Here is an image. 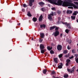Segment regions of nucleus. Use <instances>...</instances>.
<instances>
[{
	"instance_id": "obj_1",
	"label": "nucleus",
	"mask_w": 78,
	"mask_h": 78,
	"mask_svg": "<svg viewBox=\"0 0 78 78\" xmlns=\"http://www.w3.org/2000/svg\"><path fill=\"white\" fill-rule=\"evenodd\" d=\"M56 2H57L56 0H52L50 3L54 4V5H62V4L63 3V1L61 0H58L57 3H56Z\"/></svg>"
},
{
	"instance_id": "obj_2",
	"label": "nucleus",
	"mask_w": 78,
	"mask_h": 78,
	"mask_svg": "<svg viewBox=\"0 0 78 78\" xmlns=\"http://www.w3.org/2000/svg\"><path fill=\"white\" fill-rule=\"evenodd\" d=\"M75 67L74 66L71 69V70H70V69H67V71L68 72H70L71 73H73L74 72V71H75Z\"/></svg>"
},
{
	"instance_id": "obj_3",
	"label": "nucleus",
	"mask_w": 78,
	"mask_h": 78,
	"mask_svg": "<svg viewBox=\"0 0 78 78\" xmlns=\"http://www.w3.org/2000/svg\"><path fill=\"white\" fill-rule=\"evenodd\" d=\"M59 35V31H55V32H54L52 34V36H54L55 37H56Z\"/></svg>"
},
{
	"instance_id": "obj_4",
	"label": "nucleus",
	"mask_w": 78,
	"mask_h": 78,
	"mask_svg": "<svg viewBox=\"0 0 78 78\" xmlns=\"http://www.w3.org/2000/svg\"><path fill=\"white\" fill-rule=\"evenodd\" d=\"M62 45H58L57 46V48L58 50V51L61 50H62Z\"/></svg>"
},
{
	"instance_id": "obj_5",
	"label": "nucleus",
	"mask_w": 78,
	"mask_h": 78,
	"mask_svg": "<svg viewBox=\"0 0 78 78\" xmlns=\"http://www.w3.org/2000/svg\"><path fill=\"white\" fill-rule=\"evenodd\" d=\"M65 24L66 25L68 28H69V29H71V25H70V23H65Z\"/></svg>"
},
{
	"instance_id": "obj_6",
	"label": "nucleus",
	"mask_w": 78,
	"mask_h": 78,
	"mask_svg": "<svg viewBox=\"0 0 78 78\" xmlns=\"http://www.w3.org/2000/svg\"><path fill=\"white\" fill-rule=\"evenodd\" d=\"M29 0V6H32L33 5V3L34 2V0Z\"/></svg>"
},
{
	"instance_id": "obj_7",
	"label": "nucleus",
	"mask_w": 78,
	"mask_h": 78,
	"mask_svg": "<svg viewBox=\"0 0 78 78\" xmlns=\"http://www.w3.org/2000/svg\"><path fill=\"white\" fill-rule=\"evenodd\" d=\"M40 48L41 50H43V49H44L45 48V47L43 44H41L40 46Z\"/></svg>"
},
{
	"instance_id": "obj_8",
	"label": "nucleus",
	"mask_w": 78,
	"mask_h": 78,
	"mask_svg": "<svg viewBox=\"0 0 78 78\" xmlns=\"http://www.w3.org/2000/svg\"><path fill=\"white\" fill-rule=\"evenodd\" d=\"M42 19H43V16H42V15H41L38 19L39 22H41V21H42Z\"/></svg>"
},
{
	"instance_id": "obj_9",
	"label": "nucleus",
	"mask_w": 78,
	"mask_h": 78,
	"mask_svg": "<svg viewBox=\"0 0 78 78\" xmlns=\"http://www.w3.org/2000/svg\"><path fill=\"white\" fill-rule=\"evenodd\" d=\"M48 19L49 20H50L51 21L53 20V19H52V16L50 15L49 14L48 15Z\"/></svg>"
},
{
	"instance_id": "obj_10",
	"label": "nucleus",
	"mask_w": 78,
	"mask_h": 78,
	"mask_svg": "<svg viewBox=\"0 0 78 78\" xmlns=\"http://www.w3.org/2000/svg\"><path fill=\"white\" fill-rule=\"evenodd\" d=\"M39 5H41V7H42V6H44V5H45V4L43 2H39Z\"/></svg>"
},
{
	"instance_id": "obj_11",
	"label": "nucleus",
	"mask_w": 78,
	"mask_h": 78,
	"mask_svg": "<svg viewBox=\"0 0 78 78\" xmlns=\"http://www.w3.org/2000/svg\"><path fill=\"white\" fill-rule=\"evenodd\" d=\"M60 65H59L58 66V69H62V66H63V64L62 63H60Z\"/></svg>"
},
{
	"instance_id": "obj_12",
	"label": "nucleus",
	"mask_w": 78,
	"mask_h": 78,
	"mask_svg": "<svg viewBox=\"0 0 78 78\" xmlns=\"http://www.w3.org/2000/svg\"><path fill=\"white\" fill-rule=\"evenodd\" d=\"M40 37L41 38H44V33H41L40 34Z\"/></svg>"
},
{
	"instance_id": "obj_13",
	"label": "nucleus",
	"mask_w": 78,
	"mask_h": 78,
	"mask_svg": "<svg viewBox=\"0 0 78 78\" xmlns=\"http://www.w3.org/2000/svg\"><path fill=\"white\" fill-rule=\"evenodd\" d=\"M77 14H78V12L77 11H75L73 13V16H76Z\"/></svg>"
},
{
	"instance_id": "obj_14",
	"label": "nucleus",
	"mask_w": 78,
	"mask_h": 78,
	"mask_svg": "<svg viewBox=\"0 0 78 78\" xmlns=\"http://www.w3.org/2000/svg\"><path fill=\"white\" fill-rule=\"evenodd\" d=\"M40 27L41 28H45L46 27V26L45 24H41L40 25Z\"/></svg>"
},
{
	"instance_id": "obj_15",
	"label": "nucleus",
	"mask_w": 78,
	"mask_h": 78,
	"mask_svg": "<svg viewBox=\"0 0 78 78\" xmlns=\"http://www.w3.org/2000/svg\"><path fill=\"white\" fill-rule=\"evenodd\" d=\"M73 12V11L71 10H67L66 12V13L67 14H72Z\"/></svg>"
},
{
	"instance_id": "obj_16",
	"label": "nucleus",
	"mask_w": 78,
	"mask_h": 78,
	"mask_svg": "<svg viewBox=\"0 0 78 78\" xmlns=\"http://www.w3.org/2000/svg\"><path fill=\"white\" fill-rule=\"evenodd\" d=\"M58 58H54V61L55 63H58Z\"/></svg>"
},
{
	"instance_id": "obj_17",
	"label": "nucleus",
	"mask_w": 78,
	"mask_h": 78,
	"mask_svg": "<svg viewBox=\"0 0 78 78\" xmlns=\"http://www.w3.org/2000/svg\"><path fill=\"white\" fill-rule=\"evenodd\" d=\"M56 26H54L53 27H50V30H54Z\"/></svg>"
},
{
	"instance_id": "obj_18",
	"label": "nucleus",
	"mask_w": 78,
	"mask_h": 78,
	"mask_svg": "<svg viewBox=\"0 0 78 78\" xmlns=\"http://www.w3.org/2000/svg\"><path fill=\"white\" fill-rule=\"evenodd\" d=\"M53 48L52 47H50L49 46H48L47 47V48L48 49V50H49V51H50V50H51V49H52V48Z\"/></svg>"
},
{
	"instance_id": "obj_19",
	"label": "nucleus",
	"mask_w": 78,
	"mask_h": 78,
	"mask_svg": "<svg viewBox=\"0 0 78 78\" xmlns=\"http://www.w3.org/2000/svg\"><path fill=\"white\" fill-rule=\"evenodd\" d=\"M71 17L72 19H73V20H75L76 17L75 16H74V15H73V16H71Z\"/></svg>"
},
{
	"instance_id": "obj_20",
	"label": "nucleus",
	"mask_w": 78,
	"mask_h": 78,
	"mask_svg": "<svg viewBox=\"0 0 78 78\" xmlns=\"http://www.w3.org/2000/svg\"><path fill=\"white\" fill-rule=\"evenodd\" d=\"M45 51H46V49H44L42 50L41 51V53H44L45 52Z\"/></svg>"
},
{
	"instance_id": "obj_21",
	"label": "nucleus",
	"mask_w": 78,
	"mask_h": 78,
	"mask_svg": "<svg viewBox=\"0 0 78 78\" xmlns=\"http://www.w3.org/2000/svg\"><path fill=\"white\" fill-rule=\"evenodd\" d=\"M27 15L29 16V17H31L32 15L31 14V13L30 12H28L27 14Z\"/></svg>"
},
{
	"instance_id": "obj_22",
	"label": "nucleus",
	"mask_w": 78,
	"mask_h": 78,
	"mask_svg": "<svg viewBox=\"0 0 78 78\" xmlns=\"http://www.w3.org/2000/svg\"><path fill=\"white\" fill-rule=\"evenodd\" d=\"M33 20L34 22H36V21H37V18L36 17H34L33 18Z\"/></svg>"
},
{
	"instance_id": "obj_23",
	"label": "nucleus",
	"mask_w": 78,
	"mask_h": 78,
	"mask_svg": "<svg viewBox=\"0 0 78 78\" xmlns=\"http://www.w3.org/2000/svg\"><path fill=\"white\" fill-rule=\"evenodd\" d=\"M70 31V30H69L68 29H66L65 30V32L66 33H67V34H68L69 33V32Z\"/></svg>"
},
{
	"instance_id": "obj_24",
	"label": "nucleus",
	"mask_w": 78,
	"mask_h": 78,
	"mask_svg": "<svg viewBox=\"0 0 78 78\" xmlns=\"http://www.w3.org/2000/svg\"><path fill=\"white\" fill-rule=\"evenodd\" d=\"M47 72V71L46 69H44L43 71V72L44 74H46Z\"/></svg>"
},
{
	"instance_id": "obj_25",
	"label": "nucleus",
	"mask_w": 78,
	"mask_h": 78,
	"mask_svg": "<svg viewBox=\"0 0 78 78\" xmlns=\"http://www.w3.org/2000/svg\"><path fill=\"white\" fill-rule=\"evenodd\" d=\"M69 76V75L67 74H65L64 75V78H67Z\"/></svg>"
},
{
	"instance_id": "obj_26",
	"label": "nucleus",
	"mask_w": 78,
	"mask_h": 78,
	"mask_svg": "<svg viewBox=\"0 0 78 78\" xmlns=\"http://www.w3.org/2000/svg\"><path fill=\"white\" fill-rule=\"evenodd\" d=\"M62 56H63V54H61L58 55V57L59 58H61L62 57Z\"/></svg>"
},
{
	"instance_id": "obj_27",
	"label": "nucleus",
	"mask_w": 78,
	"mask_h": 78,
	"mask_svg": "<svg viewBox=\"0 0 78 78\" xmlns=\"http://www.w3.org/2000/svg\"><path fill=\"white\" fill-rule=\"evenodd\" d=\"M66 58H69L70 56V54H68L67 55H65Z\"/></svg>"
},
{
	"instance_id": "obj_28",
	"label": "nucleus",
	"mask_w": 78,
	"mask_h": 78,
	"mask_svg": "<svg viewBox=\"0 0 78 78\" xmlns=\"http://www.w3.org/2000/svg\"><path fill=\"white\" fill-rule=\"evenodd\" d=\"M59 27H56V26L55 29V31H58V30H59Z\"/></svg>"
},
{
	"instance_id": "obj_29",
	"label": "nucleus",
	"mask_w": 78,
	"mask_h": 78,
	"mask_svg": "<svg viewBox=\"0 0 78 78\" xmlns=\"http://www.w3.org/2000/svg\"><path fill=\"white\" fill-rule=\"evenodd\" d=\"M68 52V51L67 50H65L63 51V53H64V54H67Z\"/></svg>"
},
{
	"instance_id": "obj_30",
	"label": "nucleus",
	"mask_w": 78,
	"mask_h": 78,
	"mask_svg": "<svg viewBox=\"0 0 78 78\" xmlns=\"http://www.w3.org/2000/svg\"><path fill=\"white\" fill-rule=\"evenodd\" d=\"M67 48L68 50H70V49H71V47L69 45H68L67 47Z\"/></svg>"
},
{
	"instance_id": "obj_31",
	"label": "nucleus",
	"mask_w": 78,
	"mask_h": 78,
	"mask_svg": "<svg viewBox=\"0 0 78 78\" xmlns=\"http://www.w3.org/2000/svg\"><path fill=\"white\" fill-rule=\"evenodd\" d=\"M50 53L51 54H54L55 53V52L53 50H51L50 51Z\"/></svg>"
},
{
	"instance_id": "obj_32",
	"label": "nucleus",
	"mask_w": 78,
	"mask_h": 78,
	"mask_svg": "<svg viewBox=\"0 0 78 78\" xmlns=\"http://www.w3.org/2000/svg\"><path fill=\"white\" fill-rule=\"evenodd\" d=\"M41 10L42 11H43V12L45 11V8H42L41 9Z\"/></svg>"
},
{
	"instance_id": "obj_33",
	"label": "nucleus",
	"mask_w": 78,
	"mask_h": 78,
	"mask_svg": "<svg viewBox=\"0 0 78 78\" xmlns=\"http://www.w3.org/2000/svg\"><path fill=\"white\" fill-rule=\"evenodd\" d=\"M66 62H68L69 63V62H70V60L69 59H67L66 61Z\"/></svg>"
},
{
	"instance_id": "obj_34",
	"label": "nucleus",
	"mask_w": 78,
	"mask_h": 78,
	"mask_svg": "<svg viewBox=\"0 0 78 78\" xmlns=\"http://www.w3.org/2000/svg\"><path fill=\"white\" fill-rule=\"evenodd\" d=\"M23 7H24V8H27V5H26V4H23Z\"/></svg>"
},
{
	"instance_id": "obj_35",
	"label": "nucleus",
	"mask_w": 78,
	"mask_h": 78,
	"mask_svg": "<svg viewBox=\"0 0 78 78\" xmlns=\"http://www.w3.org/2000/svg\"><path fill=\"white\" fill-rule=\"evenodd\" d=\"M54 74H55V71H52L51 73V75H54Z\"/></svg>"
},
{
	"instance_id": "obj_36",
	"label": "nucleus",
	"mask_w": 78,
	"mask_h": 78,
	"mask_svg": "<svg viewBox=\"0 0 78 78\" xmlns=\"http://www.w3.org/2000/svg\"><path fill=\"white\" fill-rule=\"evenodd\" d=\"M69 44H71V43H72V40H69Z\"/></svg>"
},
{
	"instance_id": "obj_37",
	"label": "nucleus",
	"mask_w": 78,
	"mask_h": 78,
	"mask_svg": "<svg viewBox=\"0 0 78 78\" xmlns=\"http://www.w3.org/2000/svg\"><path fill=\"white\" fill-rule=\"evenodd\" d=\"M74 58V57L73 56H72L71 57H70L69 58V59H72V58Z\"/></svg>"
},
{
	"instance_id": "obj_38",
	"label": "nucleus",
	"mask_w": 78,
	"mask_h": 78,
	"mask_svg": "<svg viewBox=\"0 0 78 78\" xmlns=\"http://www.w3.org/2000/svg\"><path fill=\"white\" fill-rule=\"evenodd\" d=\"M61 11H58V14H61Z\"/></svg>"
},
{
	"instance_id": "obj_39",
	"label": "nucleus",
	"mask_w": 78,
	"mask_h": 78,
	"mask_svg": "<svg viewBox=\"0 0 78 78\" xmlns=\"http://www.w3.org/2000/svg\"><path fill=\"white\" fill-rule=\"evenodd\" d=\"M69 63L66 62V66H69Z\"/></svg>"
},
{
	"instance_id": "obj_40",
	"label": "nucleus",
	"mask_w": 78,
	"mask_h": 78,
	"mask_svg": "<svg viewBox=\"0 0 78 78\" xmlns=\"http://www.w3.org/2000/svg\"><path fill=\"white\" fill-rule=\"evenodd\" d=\"M72 51L73 53H75V50L74 49L72 50Z\"/></svg>"
},
{
	"instance_id": "obj_41",
	"label": "nucleus",
	"mask_w": 78,
	"mask_h": 78,
	"mask_svg": "<svg viewBox=\"0 0 78 78\" xmlns=\"http://www.w3.org/2000/svg\"><path fill=\"white\" fill-rule=\"evenodd\" d=\"M76 61L77 63H78V58L76 59Z\"/></svg>"
},
{
	"instance_id": "obj_42",
	"label": "nucleus",
	"mask_w": 78,
	"mask_h": 78,
	"mask_svg": "<svg viewBox=\"0 0 78 78\" xmlns=\"http://www.w3.org/2000/svg\"><path fill=\"white\" fill-rule=\"evenodd\" d=\"M43 41V39H41L40 40L39 42L40 43H41V42H42Z\"/></svg>"
},
{
	"instance_id": "obj_43",
	"label": "nucleus",
	"mask_w": 78,
	"mask_h": 78,
	"mask_svg": "<svg viewBox=\"0 0 78 78\" xmlns=\"http://www.w3.org/2000/svg\"><path fill=\"white\" fill-rule=\"evenodd\" d=\"M68 8H70V9H73V8L72 7H68Z\"/></svg>"
},
{
	"instance_id": "obj_44",
	"label": "nucleus",
	"mask_w": 78,
	"mask_h": 78,
	"mask_svg": "<svg viewBox=\"0 0 78 78\" xmlns=\"http://www.w3.org/2000/svg\"><path fill=\"white\" fill-rule=\"evenodd\" d=\"M49 15H50V16H53V15H54V13H50Z\"/></svg>"
},
{
	"instance_id": "obj_45",
	"label": "nucleus",
	"mask_w": 78,
	"mask_h": 78,
	"mask_svg": "<svg viewBox=\"0 0 78 78\" xmlns=\"http://www.w3.org/2000/svg\"><path fill=\"white\" fill-rule=\"evenodd\" d=\"M52 10H55V8H51Z\"/></svg>"
},
{
	"instance_id": "obj_46",
	"label": "nucleus",
	"mask_w": 78,
	"mask_h": 78,
	"mask_svg": "<svg viewBox=\"0 0 78 78\" xmlns=\"http://www.w3.org/2000/svg\"><path fill=\"white\" fill-rule=\"evenodd\" d=\"M48 0V2H49L50 3H51V2L52 1V0Z\"/></svg>"
},
{
	"instance_id": "obj_47",
	"label": "nucleus",
	"mask_w": 78,
	"mask_h": 78,
	"mask_svg": "<svg viewBox=\"0 0 78 78\" xmlns=\"http://www.w3.org/2000/svg\"><path fill=\"white\" fill-rule=\"evenodd\" d=\"M58 20H60L61 19V18L60 17H58Z\"/></svg>"
},
{
	"instance_id": "obj_48",
	"label": "nucleus",
	"mask_w": 78,
	"mask_h": 78,
	"mask_svg": "<svg viewBox=\"0 0 78 78\" xmlns=\"http://www.w3.org/2000/svg\"><path fill=\"white\" fill-rule=\"evenodd\" d=\"M60 37H61V36H62V34H61L60 35Z\"/></svg>"
},
{
	"instance_id": "obj_49",
	"label": "nucleus",
	"mask_w": 78,
	"mask_h": 78,
	"mask_svg": "<svg viewBox=\"0 0 78 78\" xmlns=\"http://www.w3.org/2000/svg\"><path fill=\"white\" fill-rule=\"evenodd\" d=\"M22 11H23V12L25 11V9H22Z\"/></svg>"
},
{
	"instance_id": "obj_50",
	"label": "nucleus",
	"mask_w": 78,
	"mask_h": 78,
	"mask_svg": "<svg viewBox=\"0 0 78 78\" xmlns=\"http://www.w3.org/2000/svg\"><path fill=\"white\" fill-rule=\"evenodd\" d=\"M17 25H19V26H20V23H18L17 24Z\"/></svg>"
},
{
	"instance_id": "obj_51",
	"label": "nucleus",
	"mask_w": 78,
	"mask_h": 78,
	"mask_svg": "<svg viewBox=\"0 0 78 78\" xmlns=\"http://www.w3.org/2000/svg\"><path fill=\"white\" fill-rule=\"evenodd\" d=\"M63 13H66V11H63Z\"/></svg>"
},
{
	"instance_id": "obj_52",
	"label": "nucleus",
	"mask_w": 78,
	"mask_h": 78,
	"mask_svg": "<svg viewBox=\"0 0 78 78\" xmlns=\"http://www.w3.org/2000/svg\"><path fill=\"white\" fill-rule=\"evenodd\" d=\"M9 21V22H10V23H11V22H12V21L11 20H10Z\"/></svg>"
},
{
	"instance_id": "obj_53",
	"label": "nucleus",
	"mask_w": 78,
	"mask_h": 78,
	"mask_svg": "<svg viewBox=\"0 0 78 78\" xmlns=\"http://www.w3.org/2000/svg\"><path fill=\"white\" fill-rule=\"evenodd\" d=\"M33 37H32V39H31V40L32 41H33Z\"/></svg>"
},
{
	"instance_id": "obj_54",
	"label": "nucleus",
	"mask_w": 78,
	"mask_h": 78,
	"mask_svg": "<svg viewBox=\"0 0 78 78\" xmlns=\"http://www.w3.org/2000/svg\"><path fill=\"white\" fill-rule=\"evenodd\" d=\"M53 13H54V12H52L51 14H53Z\"/></svg>"
},
{
	"instance_id": "obj_55",
	"label": "nucleus",
	"mask_w": 78,
	"mask_h": 78,
	"mask_svg": "<svg viewBox=\"0 0 78 78\" xmlns=\"http://www.w3.org/2000/svg\"><path fill=\"white\" fill-rule=\"evenodd\" d=\"M76 71H77V72H78V69H77L76 70Z\"/></svg>"
},
{
	"instance_id": "obj_56",
	"label": "nucleus",
	"mask_w": 78,
	"mask_h": 78,
	"mask_svg": "<svg viewBox=\"0 0 78 78\" xmlns=\"http://www.w3.org/2000/svg\"><path fill=\"white\" fill-rule=\"evenodd\" d=\"M77 46H78V43L77 44Z\"/></svg>"
},
{
	"instance_id": "obj_57",
	"label": "nucleus",
	"mask_w": 78,
	"mask_h": 78,
	"mask_svg": "<svg viewBox=\"0 0 78 78\" xmlns=\"http://www.w3.org/2000/svg\"><path fill=\"white\" fill-rule=\"evenodd\" d=\"M76 1H78V0H76Z\"/></svg>"
},
{
	"instance_id": "obj_58",
	"label": "nucleus",
	"mask_w": 78,
	"mask_h": 78,
	"mask_svg": "<svg viewBox=\"0 0 78 78\" xmlns=\"http://www.w3.org/2000/svg\"><path fill=\"white\" fill-rule=\"evenodd\" d=\"M77 56H78V54H77Z\"/></svg>"
}]
</instances>
